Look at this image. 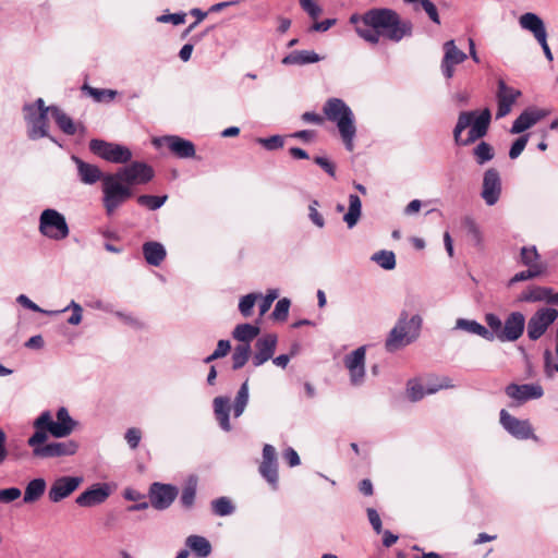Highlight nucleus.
Returning a JSON list of instances; mask_svg holds the SVG:
<instances>
[{"mask_svg":"<svg viewBox=\"0 0 558 558\" xmlns=\"http://www.w3.org/2000/svg\"><path fill=\"white\" fill-rule=\"evenodd\" d=\"M350 23L356 34L366 43L377 45L380 37L399 43L413 34V23L401 19L399 13L389 8H374L363 14H352Z\"/></svg>","mask_w":558,"mask_h":558,"instance_id":"1","label":"nucleus"},{"mask_svg":"<svg viewBox=\"0 0 558 558\" xmlns=\"http://www.w3.org/2000/svg\"><path fill=\"white\" fill-rule=\"evenodd\" d=\"M492 112L488 108L481 112L461 111L453 128V140L458 146H469L484 137L489 129Z\"/></svg>","mask_w":558,"mask_h":558,"instance_id":"2","label":"nucleus"},{"mask_svg":"<svg viewBox=\"0 0 558 558\" xmlns=\"http://www.w3.org/2000/svg\"><path fill=\"white\" fill-rule=\"evenodd\" d=\"M323 112L329 121L336 123L347 150L352 151L356 135L352 109L341 98L332 97L326 100Z\"/></svg>","mask_w":558,"mask_h":558,"instance_id":"3","label":"nucleus"},{"mask_svg":"<svg viewBox=\"0 0 558 558\" xmlns=\"http://www.w3.org/2000/svg\"><path fill=\"white\" fill-rule=\"evenodd\" d=\"M22 112L29 140L37 141L47 137L60 146L58 141L49 133L48 114L51 116V106H46L43 98H37L34 102L25 104Z\"/></svg>","mask_w":558,"mask_h":558,"instance_id":"4","label":"nucleus"},{"mask_svg":"<svg viewBox=\"0 0 558 558\" xmlns=\"http://www.w3.org/2000/svg\"><path fill=\"white\" fill-rule=\"evenodd\" d=\"M422 323L423 319L418 314L410 317L408 312H401L386 339L385 347L387 351L395 352L414 342L420 336Z\"/></svg>","mask_w":558,"mask_h":558,"instance_id":"5","label":"nucleus"},{"mask_svg":"<svg viewBox=\"0 0 558 558\" xmlns=\"http://www.w3.org/2000/svg\"><path fill=\"white\" fill-rule=\"evenodd\" d=\"M101 193V202L107 216H112L134 194L133 189L116 172L105 173Z\"/></svg>","mask_w":558,"mask_h":558,"instance_id":"6","label":"nucleus"},{"mask_svg":"<svg viewBox=\"0 0 558 558\" xmlns=\"http://www.w3.org/2000/svg\"><path fill=\"white\" fill-rule=\"evenodd\" d=\"M39 233L51 241H63L70 235L65 216L54 208L44 209L38 218Z\"/></svg>","mask_w":558,"mask_h":558,"instance_id":"7","label":"nucleus"},{"mask_svg":"<svg viewBox=\"0 0 558 558\" xmlns=\"http://www.w3.org/2000/svg\"><path fill=\"white\" fill-rule=\"evenodd\" d=\"M56 421L52 420V415L50 411H44L34 421V427L47 426L48 432L56 438H64L73 433L75 429L77 422L74 421L68 409L61 407L58 409L56 413Z\"/></svg>","mask_w":558,"mask_h":558,"instance_id":"8","label":"nucleus"},{"mask_svg":"<svg viewBox=\"0 0 558 558\" xmlns=\"http://www.w3.org/2000/svg\"><path fill=\"white\" fill-rule=\"evenodd\" d=\"M89 150L111 163L124 165L131 161L133 157L129 147L98 138L90 140Z\"/></svg>","mask_w":558,"mask_h":558,"instance_id":"9","label":"nucleus"},{"mask_svg":"<svg viewBox=\"0 0 558 558\" xmlns=\"http://www.w3.org/2000/svg\"><path fill=\"white\" fill-rule=\"evenodd\" d=\"M519 25L522 29L530 32L542 47L548 61L554 57L547 43V31L544 21L533 12H526L519 17Z\"/></svg>","mask_w":558,"mask_h":558,"instance_id":"10","label":"nucleus"},{"mask_svg":"<svg viewBox=\"0 0 558 558\" xmlns=\"http://www.w3.org/2000/svg\"><path fill=\"white\" fill-rule=\"evenodd\" d=\"M366 347L362 345L343 357V364L349 373L350 384L360 387L366 378Z\"/></svg>","mask_w":558,"mask_h":558,"instance_id":"11","label":"nucleus"},{"mask_svg":"<svg viewBox=\"0 0 558 558\" xmlns=\"http://www.w3.org/2000/svg\"><path fill=\"white\" fill-rule=\"evenodd\" d=\"M156 148L167 146L168 149L178 158L189 159L196 155L195 145L190 140H185L178 135H165L155 137L151 141Z\"/></svg>","mask_w":558,"mask_h":558,"instance_id":"12","label":"nucleus"},{"mask_svg":"<svg viewBox=\"0 0 558 558\" xmlns=\"http://www.w3.org/2000/svg\"><path fill=\"white\" fill-rule=\"evenodd\" d=\"M116 173L119 174L131 189H133L134 185L146 184L154 178L153 168L143 161H134L129 166L121 167Z\"/></svg>","mask_w":558,"mask_h":558,"instance_id":"13","label":"nucleus"},{"mask_svg":"<svg viewBox=\"0 0 558 558\" xmlns=\"http://www.w3.org/2000/svg\"><path fill=\"white\" fill-rule=\"evenodd\" d=\"M262 462L258 466L260 476L269 484L272 490L279 487L277 451L272 445L266 444L263 447Z\"/></svg>","mask_w":558,"mask_h":558,"instance_id":"14","label":"nucleus"},{"mask_svg":"<svg viewBox=\"0 0 558 558\" xmlns=\"http://www.w3.org/2000/svg\"><path fill=\"white\" fill-rule=\"evenodd\" d=\"M557 317L558 311L554 307L537 310L527 322V337L533 341L539 339Z\"/></svg>","mask_w":558,"mask_h":558,"instance_id":"15","label":"nucleus"},{"mask_svg":"<svg viewBox=\"0 0 558 558\" xmlns=\"http://www.w3.org/2000/svg\"><path fill=\"white\" fill-rule=\"evenodd\" d=\"M178 496V489L171 484L155 482L148 490L149 502L156 510L168 509Z\"/></svg>","mask_w":558,"mask_h":558,"instance_id":"16","label":"nucleus"},{"mask_svg":"<svg viewBox=\"0 0 558 558\" xmlns=\"http://www.w3.org/2000/svg\"><path fill=\"white\" fill-rule=\"evenodd\" d=\"M444 57L440 63V70L444 77L451 80L454 75V66L463 63L468 56L460 50L453 39L447 40L442 45Z\"/></svg>","mask_w":558,"mask_h":558,"instance_id":"17","label":"nucleus"},{"mask_svg":"<svg viewBox=\"0 0 558 558\" xmlns=\"http://www.w3.org/2000/svg\"><path fill=\"white\" fill-rule=\"evenodd\" d=\"M501 426L517 439H529L534 437L533 427L527 420H519L502 409L499 414Z\"/></svg>","mask_w":558,"mask_h":558,"instance_id":"18","label":"nucleus"},{"mask_svg":"<svg viewBox=\"0 0 558 558\" xmlns=\"http://www.w3.org/2000/svg\"><path fill=\"white\" fill-rule=\"evenodd\" d=\"M519 97H521V92L519 89L508 86L504 80H499L496 92V119H501L508 116Z\"/></svg>","mask_w":558,"mask_h":558,"instance_id":"19","label":"nucleus"},{"mask_svg":"<svg viewBox=\"0 0 558 558\" xmlns=\"http://www.w3.org/2000/svg\"><path fill=\"white\" fill-rule=\"evenodd\" d=\"M82 483V476H60L51 484L48 498L51 502H60L73 494Z\"/></svg>","mask_w":558,"mask_h":558,"instance_id":"20","label":"nucleus"},{"mask_svg":"<svg viewBox=\"0 0 558 558\" xmlns=\"http://www.w3.org/2000/svg\"><path fill=\"white\" fill-rule=\"evenodd\" d=\"M501 194V180L499 172L495 168H489L484 172L481 196L485 204L494 206Z\"/></svg>","mask_w":558,"mask_h":558,"instance_id":"21","label":"nucleus"},{"mask_svg":"<svg viewBox=\"0 0 558 558\" xmlns=\"http://www.w3.org/2000/svg\"><path fill=\"white\" fill-rule=\"evenodd\" d=\"M525 317L521 312L510 313L502 327V331L498 335L500 342L517 341L524 332Z\"/></svg>","mask_w":558,"mask_h":558,"instance_id":"22","label":"nucleus"},{"mask_svg":"<svg viewBox=\"0 0 558 558\" xmlns=\"http://www.w3.org/2000/svg\"><path fill=\"white\" fill-rule=\"evenodd\" d=\"M278 338L275 333H267L258 338L255 342V352L252 356V363L259 367L271 360L277 348Z\"/></svg>","mask_w":558,"mask_h":558,"instance_id":"23","label":"nucleus"},{"mask_svg":"<svg viewBox=\"0 0 558 558\" xmlns=\"http://www.w3.org/2000/svg\"><path fill=\"white\" fill-rule=\"evenodd\" d=\"M78 450V444L75 440L54 441L36 450L38 458H58L73 456Z\"/></svg>","mask_w":558,"mask_h":558,"instance_id":"24","label":"nucleus"},{"mask_svg":"<svg viewBox=\"0 0 558 558\" xmlns=\"http://www.w3.org/2000/svg\"><path fill=\"white\" fill-rule=\"evenodd\" d=\"M506 393L511 399L523 403L527 400L539 399L544 395V390L538 384H510L506 387Z\"/></svg>","mask_w":558,"mask_h":558,"instance_id":"25","label":"nucleus"},{"mask_svg":"<svg viewBox=\"0 0 558 558\" xmlns=\"http://www.w3.org/2000/svg\"><path fill=\"white\" fill-rule=\"evenodd\" d=\"M71 159L76 166L77 177L83 184L93 185L98 181L104 182L105 173L98 166L88 163L75 155H73Z\"/></svg>","mask_w":558,"mask_h":558,"instance_id":"26","label":"nucleus"},{"mask_svg":"<svg viewBox=\"0 0 558 558\" xmlns=\"http://www.w3.org/2000/svg\"><path fill=\"white\" fill-rule=\"evenodd\" d=\"M110 487L108 484H96L89 489L83 492L77 498L76 504L81 507H93L106 501L110 496Z\"/></svg>","mask_w":558,"mask_h":558,"instance_id":"27","label":"nucleus"},{"mask_svg":"<svg viewBox=\"0 0 558 558\" xmlns=\"http://www.w3.org/2000/svg\"><path fill=\"white\" fill-rule=\"evenodd\" d=\"M519 263L527 269L545 275L548 266L542 260L541 254L535 245L522 246L520 248Z\"/></svg>","mask_w":558,"mask_h":558,"instance_id":"28","label":"nucleus"},{"mask_svg":"<svg viewBox=\"0 0 558 558\" xmlns=\"http://www.w3.org/2000/svg\"><path fill=\"white\" fill-rule=\"evenodd\" d=\"M545 117L546 112L543 110L526 109L513 121L510 133L521 134Z\"/></svg>","mask_w":558,"mask_h":558,"instance_id":"29","label":"nucleus"},{"mask_svg":"<svg viewBox=\"0 0 558 558\" xmlns=\"http://www.w3.org/2000/svg\"><path fill=\"white\" fill-rule=\"evenodd\" d=\"M215 417L218 421L220 428L225 432L231 430V424L229 420L230 415V399L228 397H216L213 401Z\"/></svg>","mask_w":558,"mask_h":558,"instance_id":"30","label":"nucleus"},{"mask_svg":"<svg viewBox=\"0 0 558 558\" xmlns=\"http://www.w3.org/2000/svg\"><path fill=\"white\" fill-rule=\"evenodd\" d=\"M51 117L54 119L59 129L66 135H74L78 130L84 132V126L76 124L71 117H69L58 106H51Z\"/></svg>","mask_w":558,"mask_h":558,"instance_id":"31","label":"nucleus"},{"mask_svg":"<svg viewBox=\"0 0 558 558\" xmlns=\"http://www.w3.org/2000/svg\"><path fill=\"white\" fill-rule=\"evenodd\" d=\"M143 255L150 266H159L166 258L167 252L160 242L148 241L143 244Z\"/></svg>","mask_w":558,"mask_h":558,"instance_id":"32","label":"nucleus"},{"mask_svg":"<svg viewBox=\"0 0 558 558\" xmlns=\"http://www.w3.org/2000/svg\"><path fill=\"white\" fill-rule=\"evenodd\" d=\"M454 329L480 336L487 341H493V333L489 332L488 328L474 319L458 318Z\"/></svg>","mask_w":558,"mask_h":558,"instance_id":"33","label":"nucleus"},{"mask_svg":"<svg viewBox=\"0 0 558 558\" xmlns=\"http://www.w3.org/2000/svg\"><path fill=\"white\" fill-rule=\"evenodd\" d=\"M186 547L198 558H206L211 554L210 542L201 535H190L185 539Z\"/></svg>","mask_w":558,"mask_h":558,"instance_id":"34","label":"nucleus"},{"mask_svg":"<svg viewBox=\"0 0 558 558\" xmlns=\"http://www.w3.org/2000/svg\"><path fill=\"white\" fill-rule=\"evenodd\" d=\"M322 58L312 50H295L282 59L284 65H304L316 63Z\"/></svg>","mask_w":558,"mask_h":558,"instance_id":"35","label":"nucleus"},{"mask_svg":"<svg viewBox=\"0 0 558 558\" xmlns=\"http://www.w3.org/2000/svg\"><path fill=\"white\" fill-rule=\"evenodd\" d=\"M362 215V202L360 197L355 194L349 195V208L348 211L343 216V221L345 222L348 229H353Z\"/></svg>","mask_w":558,"mask_h":558,"instance_id":"36","label":"nucleus"},{"mask_svg":"<svg viewBox=\"0 0 558 558\" xmlns=\"http://www.w3.org/2000/svg\"><path fill=\"white\" fill-rule=\"evenodd\" d=\"M260 332V328L257 325L253 324H239L234 327L232 331V337L242 342L241 344H250L252 340H254Z\"/></svg>","mask_w":558,"mask_h":558,"instance_id":"37","label":"nucleus"},{"mask_svg":"<svg viewBox=\"0 0 558 558\" xmlns=\"http://www.w3.org/2000/svg\"><path fill=\"white\" fill-rule=\"evenodd\" d=\"M448 387H451V385L445 383V384H440L438 387H428V388L424 389V387L422 386L421 383H418L416 380H410L408 383L407 393H408V398L411 401H418L425 395H432V393H435L436 391H438L439 388H448Z\"/></svg>","mask_w":558,"mask_h":558,"instance_id":"38","label":"nucleus"},{"mask_svg":"<svg viewBox=\"0 0 558 558\" xmlns=\"http://www.w3.org/2000/svg\"><path fill=\"white\" fill-rule=\"evenodd\" d=\"M47 487L46 481L41 477L29 481L24 492V502L33 504L37 501L45 493Z\"/></svg>","mask_w":558,"mask_h":558,"instance_id":"39","label":"nucleus"},{"mask_svg":"<svg viewBox=\"0 0 558 558\" xmlns=\"http://www.w3.org/2000/svg\"><path fill=\"white\" fill-rule=\"evenodd\" d=\"M551 292V288L539 287V286H531L526 288L518 298L520 302H545Z\"/></svg>","mask_w":558,"mask_h":558,"instance_id":"40","label":"nucleus"},{"mask_svg":"<svg viewBox=\"0 0 558 558\" xmlns=\"http://www.w3.org/2000/svg\"><path fill=\"white\" fill-rule=\"evenodd\" d=\"M82 92L86 96L93 98L96 102H106V104L111 102L118 94L117 90H113V89L95 88L87 84H84L82 86Z\"/></svg>","mask_w":558,"mask_h":558,"instance_id":"41","label":"nucleus"},{"mask_svg":"<svg viewBox=\"0 0 558 558\" xmlns=\"http://www.w3.org/2000/svg\"><path fill=\"white\" fill-rule=\"evenodd\" d=\"M472 154L476 163L484 166L494 158L495 150L489 143L482 141L473 148Z\"/></svg>","mask_w":558,"mask_h":558,"instance_id":"42","label":"nucleus"},{"mask_svg":"<svg viewBox=\"0 0 558 558\" xmlns=\"http://www.w3.org/2000/svg\"><path fill=\"white\" fill-rule=\"evenodd\" d=\"M248 397H250L248 383H247V380H245L241 385V387L235 396V399L233 401V404H232L234 417H239L243 414V412L248 403Z\"/></svg>","mask_w":558,"mask_h":558,"instance_id":"43","label":"nucleus"},{"mask_svg":"<svg viewBox=\"0 0 558 558\" xmlns=\"http://www.w3.org/2000/svg\"><path fill=\"white\" fill-rule=\"evenodd\" d=\"M371 260L376 263L378 266H380L385 270H392L396 268V255L392 251L388 250H380L378 252H375L371 256Z\"/></svg>","mask_w":558,"mask_h":558,"instance_id":"44","label":"nucleus"},{"mask_svg":"<svg viewBox=\"0 0 558 558\" xmlns=\"http://www.w3.org/2000/svg\"><path fill=\"white\" fill-rule=\"evenodd\" d=\"M196 488L197 478L195 476H191L187 480L180 497V502L184 508L191 509L193 507L196 496Z\"/></svg>","mask_w":558,"mask_h":558,"instance_id":"45","label":"nucleus"},{"mask_svg":"<svg viewBox=\"0 0 558 558\" xmlns=\"http://www.w3.org/2000/svg\"><path fill=\"white\" fill-rule=\"evenodd\" d=\"M462 226L474 245L480 246L483 242V234L474 218L471 216L463 217Z\"/></svg>","mask_w":558,"mask_h":558,"instance_id":"46","label":"nucleus"},{"mask_svg":"<svg viewBox=\"0 0 558 558\" xmlns=\"http://www.w3.org/2000/svg\"><path fill=\"white\" fill-rule=\"evenodd\" d=\"M250 355H251V345L250 344L236 345L232 353V368L233 369L242 368L247 363Z\"/></svg>","mask_w":558,"mask_h":558,"instance_id":"47","label":"nucleus"},{"mask_svg":"<svg viewBox=\"0 0 558 558\" xmlns=\"http://www.w3.org/2000/svg\"><path fill=\"white\" fill-rule=\"evenodd\" d=\"M211 509L219 517H227L234 512L235 508L227 497H219L211 501Z\"/></svg>","mask_w":558,"mask_h":558,"instance_id":"48","label":"nucleus"},{"mask_svg":"<svg viewBox=\"0 0 558 558\" xmlns=\"http://www.w3.org/2000/svg\"><path fill=\"white\" fill-rule=\"evenodd\" d=\"M35 433L28 438L27 444L33 448V454L36 457V450L44 448V444L47 440V426L34 427Z\"/></svg>","mask_w":558,"mask_h":558,"instance_id":"49","label":"nucleus"},{"mask_svg":"<svg viewBox=\"0 0 558 558\" xmlns=\"http://www.w3.org/2000/svg\"><path fill=\"white\" fill-rule=\"evenodd\" d=\"M168 196H154V195H140L137 197V203L141 206L147 207L150 210L159 209L167 201Z\"/></svg>","mask_w":558,"mask_h":558,"instance_id":"50","label":"nucleus"},{"mask_svg":"<svg viewBox=\"0 0 558 558\" xmlns=\"http://www.w3.org/2000/svg\"><path fill=\"white\" fill-rule=\"evenodd\" d=\"M259 294L248 293L240 299L239 311L244 317H250L253 312V307L258 300Z\"/></svg>","mask_w":558,"mask_h":558,"instance_id":"51","label":"nucleus"},{"mask_svg":"<svg viewBox=\"0 0 558 558\" xmlns=\"http://www.w3.org/2000/svg\"><path fill=\"white\" fill-rule=\"evenodd\" d=\"M485 322L488 326V330L493 333V341L495 339L498 340V335L502 331L504 323L501 319L494 313H488L485 315Z\"/></svg>","mask_w":558,"mask_h":558,"instance_id":"52","label":"nucleus"},{"mask_svg":"<svg viewBox=\"0 0 558 558\" xmlns=\"http://www.w3.org/2000/svg\"><path fill=\"white\" fill-rule=\"evenodd\" d=\"M69 310L72 311V315L68 318V323L73 326L81 324L82 318H83L82 306L78 303H76L74 300H72L66 307H64L63 310L58 311V312L63 313Z\"/></svg>","mask_w":558,"mask_h":558,"instance_id":"53","label":"nucleus"},{"mask_svg":"<svg viewBox=\"0 0 558 558\" xmlns=\"http://www.w3.org/2000/svg\"><path fill=\"white\" fill-rule=\"evenodd\" d=\"M267 150H276L283 147L284 140L281 135H272L270 137H258L256 140Z\"/></svg>","mask_w":558,"mask_h":558,"instance_id":"54","label":"nucleus"},{"mask_svg":"<svg viewBox=\"0 0 558 558\" xmlns=\"http://www.w3.org/2000/svg\"><path fill=\"white\" fill-rule=\"evenodd\" d=\"M529 137L530 134H523L513 142L509 150L510 159L514 160L522 154L529 142Z\"/></svg>","mask_w":558,"mask_h":558,"instance_id":"55","label":"nucleus"},{"mask_svg":"<svg viewBox=\"0 0 558 558\" xmlns=\"http://www.w3.org/2000/svg\"><path fill=\"white\" fill-rule=\"evenodd\" d=\"M319 203L316 199H313L308 205V218L317 227H325V219L323 215L318 211Z\"/></svg>","mask_w":558,"mask_h":558,"instance_id":"56","label":"nucleus"},{"mask_svg":"<svg viewBox=\"0 0 558 558\" xmlns=\"http://www.w3.org/2000/svg\"><path fill=\"white\" fill-rule=\"evenodd\" d=\"M290 304V300L287 298L279 300L272 311V317L277 320H286L289 314Z\"/></svg>","mask_w":558,"mask_h":558,"instance_id":"57","label":"nucleus"},{"mask_svg":"<svg viewBox=\"0 0 558 558\" xmlns=\"http://www.w3.org/2000/svg\"><path fill=\"white\" fill-rule=\"evenodd\" d=\"M16 302L19 304H21L23 307L25 308H28L33 312H37V313H44V314H48V315H57L59 314V312H52V311H45L43 308H40L36 303H34L27 295L25 294H20L17 298H16Z\"/></svg>","mask_w":558,"mask_h":558,"instance_id":"58","label":"nucleus"},{"mask_svg":"<svg viewBox=\"0 0 558 558\" xmlns=\"http://www.w3.org/2000/svg\"><path fill=\"white\" fill-rule=\"evenodd\" d=\"M301 8L312 17L316 20L323 12L316 0H299Z\"/></svg>","mask_w":558,"mask_h":558,"instance_id":"59","label":"nucleus"},{"mask_svg":"<svg viewBox=\"0 0 558 558\" xmlns=\"http://www.w3.org/2000/svg\"><path fill=\"white\" fill-rule=\"evenodd\" d=\"M22 495V492L17 487H9L0 489V502L1 504H10L16 499H19Z\"/></svg>","mask_w":558,"mask_h":558,"instance_id":"60","label":"nucleus"},{"mask_svg":"<svg viewBox=\"0 0 558 558\" xmlns=\"http://www.w3.org/2000/svg\"><path fill=\"white\" fill-rule=\"evenodd\" d=\"M186 14L183 12L162 14L156 17L158 23H172L173 25H180L185 22Z\"/></svg>","mask_w":558,"mask_h":558,"instance_id":"61","label":"nucleus"},{"mask_svg":"<svg viewBox=\"0 0 558 558\" xmlns=\"http://www.w3.org/2000/svg\"><path fill=\"white\" fill-rule=\"evenodd\" d=\"M543 275L539 274L538 271H534V270H531V269H525V270H522V271H519L517 272L510 280H509V286H513L514 283L517 282H521V281H525V280H531V279H535V278H538V277H542Z\"/></svg>","mask_w":558,"mask_h":558,"instance_id":"62","label":"nucleus"},{"mask_svg":"<svg viewBox=\"0 0 558 558\" xmlns=\"http://www.w3.org/2000/svg\"><path fill=\"white\" fill-rule=\"evenodd\" d=\"M124 438L131 449H136L140 445L142 433L136 427H131L125 432Z\"/></svg>","mask_w":558,"mask_h":558,"instance_id":"63","label":"nucleus"},{"mask_svg":"<svg viewBox=\"0 0 558 558\" xmlns=\"http://www.w3.org/2000/svg\"><path fill=\"white\" fill-rule=\"evenodd\" d=\"M420 4L434 23L440 24L437 8L430 0H420Z\"/></svg>","mask_w":558,"mask_h":558,"instance_id":"64","label":"nucleus"}]
</instances>
